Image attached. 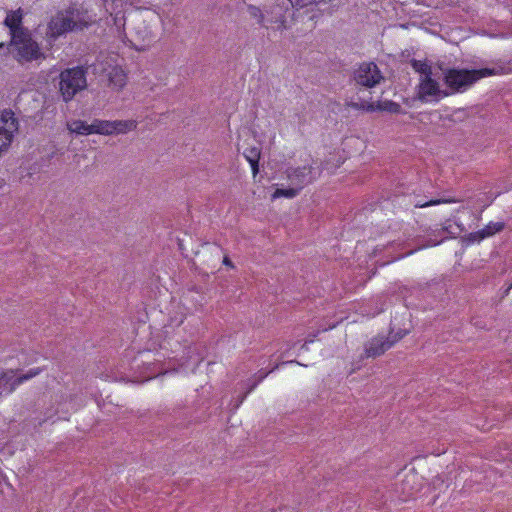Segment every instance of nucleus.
<instances>
[{"instance_id": "nucleus-1", "label": "nucleus", "mask_w": 512, "mask_h": 512, "mask_svg": "<svg viewBox=\"0 0 512 512\" xmlns=\"http://www.w3.org/2000/svg\"><path fill=\"white\" fill-rule=\"evenodd\" d=\"M91 23L92 19L86 9L77 4H71L51 17L47 25L46 35L49 39L55 41L69 32L82 31L88 28Z\"/></svg>"}, {"instance_id": "nucleus-2", "label": "nucleus", "mask_w": 512, "mask_h": 512, "mask_svg": "<svg viewBox=\"0 0 512 512\" xmlns=\"http://www.w3.org/2000/svg\"><path fill=\"white\" fill-rule=\"evenodd\" d=\"M494 74V69H458L448 68L443 72V82L446 85L445 92L449 96L456 93H464L478 80Z\"/></svg>"}, {"instance_id": "nucleus-3", "label": "nucleus", "mask_w": 512, "mask_h": 512, "mask_svg": "<svg viewBox=\"0 0 512 512\" xmlns=\"http://www.w3.org/2000/svg\"><path fill=\"white\" fill-rule=\"evenodd\" d=\"M59 91L65 102L71 101L74 96L87 86L86 71L83 67H73L60 73Z\"/></svg>"}, {"instance_id": "nucleus-4", "label": "nucleus", "mask_w": 512, "mask_h": 512, "mask_svg": "<svg viewBox=\"0 0 512 512\" xmlns=\"http://www.w3.org/2000/svg\"><path fill=\"white\" fill-rule=\"evenodd\" d=\"M18 62H31L41 57L42 53L38 43L32 38L30 31L16 34L11 37L10 43Z\"/></svg>"}, {"instance_id": "nucleus-5", "label": "nucleus", "mask_w": 512, "mask_h": 512, "mask_svg": "<svg viewBox=\"0 0 512 512\" xmlns=\"http://www.w3.org/2000/svg\"><path fill=\"white\" fill-rule=\"evenodd\" d=\"M352 80L357 86L373 88L384 80V76L374 62H362L354 69Z\"/></svg>"}, {"instance_id": "nucleus-6", "label": "nucleus", "mask_w": 512, "mask_h": 512, "mask_svg": "<svg viewBox=\"0 0 512 512\" xmlns=\"http://www.w3.org/2000/svg\"><path fill=\"white\" fill-rule=\"evenodd\" d=\"M19 123L12 110L0 113V156L10 147Z\"/></svg>"}, {"instance_id": "nucleus-7", "label": "nucleus", "mask_w": 512, "mask_h": 512, "mask_svg": "<svg viewBox=\"0 0 512 512\" xmlns=\"http://www.w3.org/2000/svg\"><path fill=\"white\" fill-rule=\"evenodd\" d=\"M292 9L290 0H274L265 6L266 22L276 24L278 29H286L287 13Z\"/></svg>"}, {"instance_id": "nucleus-8", "label": "nucleus", "mask_w": 512, "mask_h": 512, "mask_svg": "<svg viewBox=\"0 0 512 512\" xmlns=\"http://www.w3.org/2000/svg\"><path fill=\"white\" fill-rule=\"evenodd\" d=\"M321 174V169L314 168L311 164L303 167L290 169L288 178L292 185L302 190L305 186L312 183Z\"/></svg>"}, {"instance_id": "nucleus-9", "label": "nucleus", "mask_w": 512, "mask_h": 512, "mask_svg": "<svg viewBox=\"0 0 512 512\" xmlns=\"http://www.w3.org/2000/svg\"><path fill=\"white\" fill-rule=\"evenodd\" d=\"M418 95L419 99L422 101H427L428 97H433L438 101L444 97H448L449 93H446L445 89H440L439 83L429 75L421 78Z\"/></svg>"}, {"instance_id": "nucleus-10", "label": "nucleus", "mask_w": 512, "mask_h": 512, "mask_svg": "<svg viewBox=\"0 0 512 512\" xmlns=\"http://www.w3.org/2000/svg\"><path fill=\"white\" fill-rule=\"evenodd\" d=\"M393 346L390 337L376 336L370 339L364 346V354L367 358H376L384 354Z\"/></svg>"}, {"instance_id": "nucleus-11", "label": "nucleus", "mask_w": 512, "mask_h": 512, "mask_svg": "<svg viewBox=\"0 0 512 512\" xmlns=\"http://www.w3.org/2000/svg\"><path fill=\"white\" fill-rule=\"evenodd\" d=\"M42 371L43 369L39 367L32 368L27 373L14 378V370H9L1 374L0 381L4 380L7 384L9 383V393H12L17 386L39 375Z\"/></svg>"}, {"instance_id": "nucleus-12", "label": "nucleus", "mask_w": 512, "mask_h": 512, "mask_svg": "<svg viewBox=\"0 0 512 512\" xmlns=\"http://www.w3.org/2000/svg\"><path fill=\"white\" fill-rule=\"evenodd\" d=\"M23 16L24 11L22 8H18L17 10L9 11L4 20V25L9 28L11 37L16 34H23V32L28 31L26 27L23 26Z\"/></svg>"}, {"instance_id": "nucleus-13", "label": "nucleus", "mask_w": 512, "mask_h": 512, "mask_svg": "<svg viewBox=\"0 0 512 512\" xmlns=\"http://www.w3.org/2000/svg\"><path fill=\"white\" fill-rule=\"evenodd\" d=\"M504 228V222H490L483 229L470 233L467 239L470 243L480 242L487 237H491L496 233L501 232Z\"/></svg>"}, {"instance_id": "nucleus-14", "label": "nucleus", "mask_w": 512, "mask_h": 512, "mask_svg": "<svg viewBox=\"0 0 512 512\" xmlns=\"http://www.w3.org/2000/svg\"><path fill=\"white\" fill-rule=\"evenodd\" d=\"M109 85L114 89H122L127 82V76L120 66H112L107 70Z\"/></svg>"}, {"instance_id": "nucleus-15", "label": "nucleus", "mask_w": 512, "mask_h": 512, "mask_svg": "<svg viewBox=\"0 0 512 512\" xmlns=\"http://www.w3.org/2000/svg\"><path fill=\"white\" fill-rule=\"evenodd\" d=\"M135 120H113L111 121V135L126 134L137 128Z\"/></svg>"}, {"instance_id": "nucleus-16", "label": "nucleus", "mask_w": 512, "mask_h": 512, "mask_svg": "<svg viewBox=\"0 0 512 512\" xmlns=\"http://www.w3.org/2000/svg\"><path fill=\"white\" fill-rule=\"evenodd\" d=\"M243 155L251 165L253 175L256 176V174L259 172V160L261 156V150L255 146L249 147L245 149Z\"/></svg>"}, {"instance_id": "nucleus-17", "label": "nucleus", "mask_w": 512, "mask_h": 512, "mask_svg": "<svg viewBox=\"0 0 512 512\" xmlns=\"http://www.w3.org/2000/svg\"><path fill=\"white\" fill-rule=\"evenodd\" d=\"M67 129L77 135H90L92 134V123L88 124L82 120H73L67 124Z\"/></svg>"}, {"instance_id": "nucleus-18", "label": "nucleus", "mask_w": 512, "mask_h": 512, "mask_svg": "<svg viewBox=\"0 0 512 512\" xmlns=\"http://www.w3.org/2000/svg\"><path fill=\"white\" fill-rule=\"evenodd\" d=\"M111 120L94 119L92 121V134L111 135Z\"/></svg>"}, {"instance_id": "nucleus-19", "label": "nucleus", "mask_w": 512, "mask_h": 512, "mask_svg": "<svg viewBox=\"0 0 512 512\" xmlns=\"http://www.w3.org/2000/svg\"><path fill=\"white\" fill-rule=\"evenodd\" d=\"M277 368L278 365H275L270 371H264L263 369H261L251 379H249V382H251V384L249 385L247 392L242 397L241 402L247 396V394L254 390L256 386L268 376L269 373L273 372Z\"/></svg>"}, {"instance_id": "nucleus-20", "label": "nucleus", "mask_w": 512, "mask_h": 512, "mask_svg": "<svg viewBox=\"0 0 512 512\" xmlns=\"http://www.w3.org/2000/svg\"><path fill=\"white\" fill-rule=\"evenodd\" d=\"M378 110V111H388L390 113H395V114H399L402 112V107L400 104L394 102V101H391V100H386V101H383V102H377L375 104V111Z\"/></svg>"}, {"instance_id": "nucleus-21", "label": "nucleus", "mask_w": 512, "mask_h": 512, "mask_svg": "<svg viewBox=\"0 0 512 512\" xmlns=\"http://www.w3.org/2000/svg\"><path fill=\"white\" fill-rule=\"evenodd\" d=\"M247 11L252 18L256 19V21L259 25H261V26L265 25V22H266L265 9L262 10L258 6L248 4Z\"/></svg>"}, {"instance_id": "nucleus-22", "label": "nucleus", "mask_w": 512, "mask_h": 512, "mask_svg": "<svg viewBox=\"0 0 512 512\" xmlns=\"http://www.w3.org/2000/svg\"><path fill=\"white\" fill-rule=\"evenodd\" d=\"M300 189L297 186H292L289 188H277L275 192L273 193V198H294L300 193Z\"/></svg>"}, {"instance_id": "nucleus-23", "label": "nucleus", "mask_w": 512, "mask_h": 512, "mask_svg": "<svg viewBox=\"0 0 512 512\" xmlns=\"http://www.w3.org/2000/svg\"><path fill=\"white\" fill-rule=\"evenodd\" d=\"M411 66L416 72L420 73L423 77H427L432 74L431 67L423 61L413 59L411 60Z\"/></svg>"}, {"instance_id": "nucleus-24", "label": "nucleus", "mask_w": 512, "mask_h": 512, "mask_svg": "<svg viewBox=\"0 0 512 512\" xmlns=\"http://www.w3.org/2000/svg\"><path fill=\"white\" fill-rule=\"evenodd\" d=\"M346 106L355 110H362L367 112H374L375 111V103L373 102H354L350 101L346 103Z\"/></svg>"}, {"instance_id": "nucleus-25", "label": "nucleus", "mask_w": 512, "mask_h": 512, "mask_svg": "<svg viewBox=\"0 0 512 512\" xmlns=\"http://www.w3.org/2000/svg\"><path fill=\"white\" fill-rule=\"evenodd\" d=\"M417 478L416 474L406 475L404 480L402 481L403 491L407 492L409 496L414 494L413 487L410 484L414 483Z\"/></svg>"}, {"instance_id": "nucleus-26", "label": "nucleus", "mask_w": 512, "mask_h": 512, "mask_svg": "<svg viewBox=\"0 0 512 512\" xmlns=\"http://www.w3.org/2000/svg\"><path fill=\"white\" fill-rule=\"evenodd\" d=\"M458 201L459 200H456V199H437V200H431V201L423 203V204L417 203V204H415V207L422 208V207L437 205V204H440V203H455V202H458Z\"/></svg>"}, {"instance_id": "nucleus-27", "label": "nucleus", "mask_w": 512, "mask_h": 512, "mask_svg": "<svg viewBox=\"0 0 512 512\" xmlns=\"http://www.w3.org/2000/svg\"><path fill=\"white\" fill-rule=\"evenodd\" d=\"M456 225H457L458 231H455V230L453 229V226H452V224L450 223V220H448V221H446V222L444 223V225L442 226V230H443L444 232H446V233L450 234V235H456V234H458V233H460V232H462V231H463V228L461 227V225H459V224H456Z\"/></svg>"}, {"instance_id": "nucleus-28", "label": "nucleus", "mask_w": 512, "mask_h": 512, "mask_svg": "<svg viewBox=\"0 0 512 512\" xmlns=\"http://www.w3.org/2000/svg\"><path fill=\"white\" fill-rule=\"evenodd\" d=\"M406 331L400 330L395 334L390 333L387 337H390L391 341H393V345L397 343L399 340H401L405 335Z\"/></svg>"}, {"instance_id": "nucleus-29", "label": "nucleus", "mask_w": 512, "mask_h": 512, "mask_svg": "<svg viewBox=\"0 0 512 512\" xmlns=\"http://www.w3.org/2000/svg\"><path fill=\"white\" fill-rule=\"evenodd\" d=\"M326 1L327 0H300V6H308L310 4H318Z\"/></svg>"}, {"instance_id": "nucleus-30", "label": "nucleus", "mask_w": 512, "mask_h": 512, "mask_svg": "<svg viewBox=\"0 0 512 512\" xmlns=\"http://www.w3.org/2000/svg\"><path fill=\"white\" fill-rule=\"evenodd\" d=\"M292 2V8L301 9L305 6H300V0H290Z\"/></svg>"}, {"instance_id": "nucleus-31", "label": "nucleus", "mask_w": 512, "mask_h": 512, "mask_svg": "<svg viewBox=\"0 0 512 512\" xmlns=\"http://www.w3.org/2000/svg\"><path fill=\"white\" fill-rule=\"evenodd\" d=\"M223 264L226 265V266H229L231 268H233V263L232 261L229 259L228 256H225L224 259H223Z\"/></svg>"}, {"instance_id": "nucleus-32", "label": "nucleus", "mask_w": 512, "mask_h": 512, "mask_svg": "<svg viewBox=\"0 0 512 512\" xmlns=\"http://www.w3.org/2000/svg\"><path fill=\"white\" fill-rule=\"evenodd\" d=\"M153 40V36L150 31L147 30V43H150Z\"/></svg>"}, {"instance_id": "nucleus-33", "label": "nucleus", "mask_w": 512, "mask_h": 512, "mask_svg": "<svg viewBox=\"0 0 512 512\" xmlns=\"http://www.w3.org/2000/svg\"><path fill=\"white\" fill-rule=\"evenodd\" d=\"M311 342H313V339L305 341V343L302 345V349H306L307 350L308 349V343H311Z\"/></svg>"}, {"instance_id": "nucleus-34", "label": "nucleus", "mask_w": 512, "mask_h": 512, "mask_svg": "<svg viewBox=\"0 0 512 512\" xmlns=\"http://www.w3.org/2000/svg\"><path fill=\"white\" fill-rule=\"evenodd\" d=\"M512 289V284L508 287L507 292Z\"/></svg>"}, {"instance_id": "nucleus-35", "label": "nucleus", "mask_w": 512, "mask_h": 512, "mask_svg": "<svg viewBox=\"0 0 512 512\" xmlns=\"http://www.w3.org/2000/svg\"><path fill=\"white\" fill-rule=\"evenodd\" d=\"M103 2H107V0H102Z\"/></svg>"}]
</instances>
